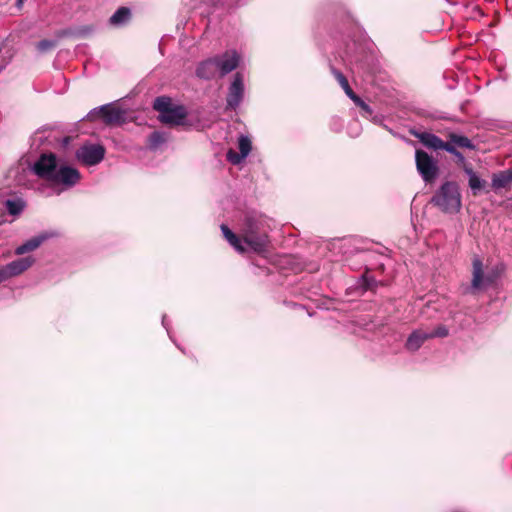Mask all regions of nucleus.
I'll return each instance as SVG.
<instances>
[{
  "label": "nucleus",
  "instance_id": "obj_25",
  "mask_svg": "<svg viewBox=\"0 0 512 512\" xmlns=\"http://www.w3.org/2000/svg\"><path fill=\"white\" fill-rule=\"evenodd\" d=\"M56 46L55 40L44 39L37 43V50L41 53L47 52Z\"/></svg>",
  "mask_w": 512,
  "mask_h": 512
},
{
  "label": "nucleus",
  "instance_id": "obj_1",
  "mask_svg": "<svg viewBox=\"0 0 512 512\" xmlns=\"http://www.w3.org/2000/svg\"><path fill=\"white\" fill-rule=\"evenodd\" d=\"M17 171L21 173L16 178L19 185H26L23 177L32 173L67 187L74 186L80 179L77 169L65 165L58 167L56 156L52 153L42 154L32 167H18Z\"/></svg>",
  "mask_w": 512,
  "mask_h": 512
},
{
  "label": "nucleus",
  "instance_id": "obj_13",
  "mask_svg": "<svg viewBox=\"0 0 512 512\" xmlns=\"http://www.w3.org/2000/svg\"><path fill=\"white\" fill-rule=\"evenodd\" d=\"M217 74H219V70L215 57L201 62L196 69V75L201 79L209 80L214 78Z\"/></svg>",
  "mask_w": 512,
  "mask_h": 512
},
{
  "label": "nucleus",
  "instance_id": "obj_8",
  "mask_svg": "<svg viewBox=\"0 0 512 512\" xmlns=\"http://www.w3.org/2000/svg\"><path fill=\"white\" fill-rule=\"evenodd\" d=\"M244 95L243 77L240 73H236L231 83L227 95V108L236 109L242 102Z\"/></svg>",
  "mask_w": 512,
  "mask_h": 512
},
{
  "label": "nucleus",
  "instance_id": "obj_32",
  "mask_svg": "<svg viewBox=\"0 0 512 512\" xmlns=\"http://www.w3.org/2000/svg\"><path fill=\"white\" fill-rule=\"evenodd\" d=\"M352 101L354 102L355 105L359 106L363 100L356 95V98H354Z\"/></svg>",
  "mask_w": 512,
  "mask_h": 512
},
{
  "label": "nucleus",
  "instance_id": "obj_34",
  "mask_svg": "<svg viewBox=\"0 0 512 512\" xmlns=\"http://www.w3.org/2000/svg\"><path fill=\"white\" fill-rule=\"evenodd\" d=\"M24 0H17L16 6L21 8L23 6Z\"/></svg>",
  "mask_w": 512,
  "mask_h": 512
},
{
  "label": "nucleus",
  "instance_id": "obj_31",
  "mask_svg": "<svg viewBox=\"0 0 512 512\" xmlns=\"http://www.w3.org/2000/svg\"><path fill=\"white\" fill-rule=\"evenodd\" d=\"M345 94L351 99L353 100L354 98H356V94L353 92V90L351 89L350 85L347 86L345 89Z\"/></svg>",
  "mask_w": 512,
  "mask_h": 512
},
{
  "label": "nucleus",
  "instance_id": "obj_16",
  "mask_svg": "<svg viewBox=\"0 0 512 512\" xmlns=\"http://www.w3.org/2000/svg\"><path fill=\"white\" fill-rule=\"evenodd\" d=\"M429 336L428 331L417 329L409 335L405 346L409 351H417L426 340L430 339Z\"/></svg>",
  "mask_w": 512,
  "mask_h": 512
},
{
  "label": "nucleus",
  "instance_id": "obj_12",
  "mask_svg": "<svg viewBox=\"0 0 512 512\" xmlns=\"http://www.w3.org/2000/svg\"><path fill=\"white\" fill-rule=\"evenodd\" d=\"M187 116L186 109L181 105H173L165 114H160L159 119L162 123L176 126L183 123Z\"/></svg>",
  "mask_w": 512,
  "mask_h": 512
},
{
  "label": "nucleus",
  "instance_id": "obj_15",
  "mask_svg": "<svg viewBox=\"0 0 512 512\" xmlns=\"http://www.w3.org/2000/svg\"><path fill=\"white\" fill-rule=\"evenodd\" d=\"M412 135L418 138L420 142L429 149L441 150L443 147L444 141L432 133L413 131Z\"/></svg>",
  "mask_w": 512,
  "mask_h": 512
},
{
  "label": "nucleus",
  "instance_id": "obj_11",
  "mask_svg": "<svg viewBox=\"0 0 512 512\" xmlns=\"http://www.w3.org/2000/svg\"><path fill=\"white\" fill-rule=\"evenodd\" d=\"M238 146L240 152L230 149L227 152V160L234 165L240 164L250 153L252 144L248 136L241 135L238 139Z\"/></svg>",
  "mask_w": 512,
  "mask_h": 512
},
{
  "label": "nucleus",
  "instance_id": "obj_23",
  "mask_svg": "<svg viewBox=\"0 0 512 512\" xmlns=\"http://www.w3.org/2000/svg\"><path fill=\"white\" fill-rule=\"evenodd\" d=\"M172 106L173 104L171 103L170 98L164 96L157 97L153 104L154 109L160 114H165Z\"/></svg>",
  "mask_w": 512,
  "mask_h": 512
},
{
  "label": "nucleus",
  "instance_id": "obj_26",
  "mask_svg": "<svg viewBox=\"0 0 512 512\" xmlns=\"http://www.w3.org/2000/svg\"><path fill=\"white\" fill-rule=\"evenodd\" d=\"M428 334L430 335L429 336L430 339L436 338V337L443 338V337L448 336L449 330L445 325H439L434 330L428 331Z\"/></svg>",
  "mask_w": 512,
  "mask_h": 512
},
{
  "label": "nucleus",
  "instance_id": "obj_9",
  "mask_svg": "<svg viewBox=\"0 0 512 512\" xmlns=\"http://www.w3.org/2000/svg\"><path fill=\"white\" fill-rule=\"evenodd\" d=\"M88 116L91 119H94L96 116H100L103 118L106 124H114L123 121L124 111L116 107L103 105L98 109H94L93 111H91Z\"/></svg>",
  "mask_w": 512,
  "mask_h": 512
},
{
  "label": "nucleus",
  "instance_id": "obj_22",
  "mask_svg": "<svg viewBox=\"0 0 512 512\" xmlns=\"http://www.w3.org/2000/svg\"><path fill=\"white\" fill-rule=\"evenodd\" d=\"M450 142H452L454 145L459 146L461 148H467V149H474L475 145L472 143V141L462 135L457 134H450Z\"/></svg>",
  "mask_w": 512,
  "mask_h": 512
},
{
  "label": "nucleus",
  "instance_id": "obj_29",
  "mask_svg": "<svg viewBox=\"0 0 512 512\" xmlns=\"http://www.w3.org/2000/svg\"><path fill=\"white\" fill-rule=\"evenodd\" d=\"M456 159H457L458 165H460L464 171H465V167H471V165L467 163L464 155L461 152L456 154Z\"/></svg>",
  "mask_w": 512,
  "mask_h": 512
},
{
  "label": "nucleus",
  "instance_id": "obj_30",
  "mask_svg": "<svg viewBox=\"0 0 512 512\" xmlns=\"http://www.w3.org/2000/svg\"><path fill=\"white\" fill-rule=\"evenodd\" d=\"M362 111H363L362 116H364V117L368 118L372 115V109L368 104H365V106L362 107Z\"/></svg>",
  "mask_w": 512,
  "mask_h": 512
},
{
  "label": "nucleus",
  "instance_id": "obj_17",
  "mask_svg": "<svg viewBox=\"0 0 512 512\" xmlns=\"http://www.w3.org/2000/svg\"><path fill=\"white\" fill-rule=\"evenodd\" d=\"M47 238L46 234L37 235L18 246L15 249V254L24 255L28 252H32L36 250Z\"/></svg>",
  "mask_w": 512,
  "mask_h": 512
},
{
  "label": "nucleus",
  "instance_id": "obj_35",
  "mask_svg": "<svg viewBox=\"0 0 512 512\" xmlns=\"http://www.w3.org/2000/svg\"><path fill=\"white\" fill-rule=\"evenodd\" d=\"M365 104H366V103H365L364 101H362V102H361V104H360L358 107H360V108L362 109V107H364V106H365Z\"/></svg>",
  "mask_w": 512,
  "mask_h": 512
},
{
  "label": "nucleus",
  "instance_id": "obj_33",
  "mask_svg": "<svg viewBox=\"0 0 512 512\" xmlns=\"http://www.w3.org/2000/svg\"><path fill=\"white\" fill-rule=\"evenodd\" d=\"M162 325L166 328L167 332L169 333V330H168L167 325H166V316L165 315L162 318Z\"/></svg>",
  "mask_w": 512,
  "mask_h": 512
},
{
  "label": "nucleus",
  "instance_id": "obj_20",
  "mask_svg": "<svg viewBox=\"0 0 512 512\" xmlns=\"http://www.w3.org/2000/svg\"><path fill=\"white\" fill-rule=\"evenodd\" d=\"M130 15L131 13L128 8L121 7L110 17V23L115 26L123 25L128 22Z\"/></svg>",
  "mask_w": 512,
  "mask_h": 512
},
{
  "label": "nucleus",
  "instance_id": "obj_27",
  "mask_svg": "<svg viewBox=\"0 0 512 512\" xmlns=\"http://www.w3.org/2000/svg\"><path fill=\"white\" fill-rule=\"evenodd\" d=\"M333 74H334L335 78L337 79L338 83L340 84V86L343 88V90L347 86H349L348 80L341 72H339L337 70H333Z\"/></svg>",
  "mask_w": 512,
  "mask_h": 512
},
{
  "label": "nucleus",
  "instance_id": "obj_5",
  "mask_svg": "<svg viewBox=\"0 0 512 512\" xmlns=\"http://www.w3.org/2000/svg\"><path fill=\"white\" fill-rule=\"evenodd\" d=\"M416 168L422 179L430 183L438 175L437 162L423 150H416L415 153Z\"/></svg>",
  "mask_w": 512,
  "mask_h": 512
},
{
  "label": "nucleus",
  "instance_id": "obj_3",
  "mask_svg": "<svg viewBox=\"0 0 512 512\" xmlns=\"http://www.w3.org/2000/svg\"><path fill=\"white\" fill-rule=\"evenodd\" d=\"M432 203L445 213H456L461 208V194L455 182H445L432 198Z\"/></svg>",
  "mask_w": 512,
  "mask_h": 512
},
{
  "label": "nucleus",
  "instance_id": "obj_6",
  "mask_svg": "<svg viewBox=\"0 0 512 512\" xmlns=\"http://www.w3.org/2000/svg\"><path fill=\"white\" fill-rule=\"evenodd\" d=\"M35 263L33 256L16 259L0 268V283L21 275Z\"/></svg>",
  "mask_w": 512,
  "mask_h": 512
},
{
  "label": "nucleus",
  "instance_id": "obj_24",
  "mask_svg": "<svg viewBox=\"0 0 512 512\" xmlns=\"http://www.w3.org/2000/svg\"><path fill=\"white\" fill-rule=\"evenodd\" d=\"M166 141V138L161 132H153L149 137V147L151 149H157L161 144Z\"/></svg>",
  "mask_w": 512,
  "mask_h": 512
},
{
  "label": "nucleus",
  "instance_id": "obj_4",
  "mask_svg": "<svg viewBox=\"0 0 512 512\" xmlns=\"http://www.w3.org/2000/svg\"><path fill=\"white\" fill-rule=\"evenodd\" d=\"M261 222L255 217L248 216L244 222L243 242L255 252H263L267 246V235L261 232Z\"/></svg>",
  "mask_w": 512,
  "mask_h": 512
},
{
  "label": "nucleus",
  "instance_id": "obj_18",
  "mask_svg": "<svg viewBox=\"0 0 512 512\" xmlns=\"http://www.w3.org/2000/svg\"><path fill=\"white\" fill-rule=\"evenodd\" d=\"M465 173L467 174L469 181L468 185L474 196L478 195L480 191L485 187L486 181L481 179L472 169V167H465Z\"/></svg>",
  "mask_w": 512,
  "mask_h": 512
},
{
  "label": "nucleus",
  "instance_id": "obj_21",
  "mask_svg": "<svg viewBox=\"0 0 512 512\" xmlns=\"http://www.w3.org/2000/svg\"><path fill=\"white\" fill-rule=\"evenodd\" d=\"M5 207L10 215L17 216L24 210L25 203L22 199H8Z\"/></svg>",
  "mask_w": 512,
  "mask_h": 512
},
{
  "label": "nucleus",
  "instance_id": "obj_19",
  "mask_svg": "<svg viewBox=\"0 0 512 512\" xmlns=\"http://www.w3.org/2000/svg\"><path fill=\"white\" fill-rule=\"evenodd\" d=\"M221 231L223 233V236L225 239L229 242V244L238 252L242 253L245 251L241 239L236 236L229 228L228 226L222 224L221 225Z\"/></svg>",
  "mask_w": 512,
  "mask_h": 512
},
{
  "label": "nucleus",
  "instance_id": "obj_10",
  "mask_svg": "<svg viewBox=\"0 0 512 512\" xmlns=\"http://www.w3.org/2000/svg\"><path fill=\"white\" fill-rule=\"evenodd\" d=\"M215 59H217L219 74L224 76L237 68L240 57L235 50H230L221 56H216Z\"/></svg>",
  "mask_w": 512,
  "mask_h": 512
},
{
  "label": "nucleus",
  "instance_id": "obj_14",
  "mask_svg": "<svg viewBox=\"0 0 512 512\" xmlns=\"http://www.w3.org/2000/svg\"><path fill=\"white\" fill-rule=\"evenodd\" d=\"M492 188L497 191L499 189H510L512 186V170H504L494 173L491 179Z\"/></svg>",
  "mask_w": 512,
  "mask_h": 512
},
{
  "label": "nucleus",
  "instance_id": "obj_28",
  "mask_svg": "<svg viewBox=\"0 0 512 512\" xmlns=\"http://www.w3.org/2000/svg\"><path fill=\"white\" fill-rule=\"evenodd\" d=\"M455 146L456 145H454L452 142H450V143L444 142L441 150H445V151L453 154L456 157V154H458L459 151L455 148Z\"/></svg>",
  "mask_w": 512,
  "mask_h": 512
},
{
  "label": "nucleus",
  "instance_id": "obj_7",
  "mask_svg": "<svg viewBox=\"0 0 512 512\" xmlns=\"http://www.w3.org/2000/svg\"><path fill=\"white\" fill-rule=\"evenodd\" d=\"M105 156V149L102 145L86 144L76 151V158L87 166H94L100 163Z\"/></svg>",
  "mask_w": 512,
  "mask_h": 512
},
{
  "label": "nucleus",
  "instance_id": "obj_2",
  "mask_svg": "<svg viewBox=\"0 0 512 512\" xmlns=\"http://www.w3.org/2000/svg\"><path fill=\"white\" fill-rule=\"evenodd\" d=\"M504 271L502 264L484 266L482 260L475 256L472 259V279L469 285L462 287L464 295L476 296L492 287Z\"/></svg>",
  "mask_w": 512,
  "mask_h": 512
}]
</instances>
